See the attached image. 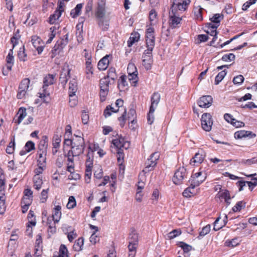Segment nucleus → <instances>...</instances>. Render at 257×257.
<instances>
[{"mask_svg": "<svg viewBox=\"0 0 257 257\" xmlns=\"http://www.w3.org/2000/svg\"><path fill=\"white\" fill-rule=\"evenodd\" d=\"M27 152H30L31 151L35 150V144L33 142L29 141L26 143L24 148Z\"/></svg>", "mask_w": 257, "mask_h": 257, "instance_id": "nucleus-51", "label": "nucleus"}, {"mask_svg": "<svg viewBox=\"0 0 257 257\" xmlns=\"http://www.w3.org/2000/svg\"><path fill=\"white\" fill-rule=\"evenodd\" d=\"M177 15H178V14L173 13L171 12H169V24L170 27L172 28H176L182 20Z\"/></svg>", "mask_w": 257, "mask_h": 257, "instance_id": "nucleus-13", "label": "nucleus"}, {"mask_svg": "<svg viewBox=\"0 0 257 257\" xmlns=\"http://www.w3.org/2000/svg\"><path fill=\"white\" fill-rule=\"evenodd\" d=\"M87 160L86 161V167H87V170L90 171L92 170L93 167V158L90 156V153H88L87 155Z\"/></svg>", "mask_w": 257, "mask_h": 257, "instance_id": "nucleus-47", "label": "nucleus"}, {"mask_svg": "<svg viewBox=\"0 0 257 257\" xmlns=\"http://www.w3.org/2000/svg\"><path fill=\"white\" fill-rule=\"evenodd\" d=\"M34 187L35 189L39 190L43 184L42 178L38 175H35L33 177Z\"/></svg>", "mask_w": 257, "mask_h": 257, "instance_id": "nucleus-25", "label": "nucleus"}, {"mask_svg": "<svg viewBox=\"0 0 257 257\" xmlns=\"http://www.w3.org/2000/svg\"><path fill=\"white\" fill-rule=\"evenodd\" d=\"M18 114L19 115L18 116V119L16 122L19 124L27 115L26 109L25 108H20Z\"/></svg>", "mask_w": 257, "mask_h": 257, "instance_id": "nucleus-34", "label": "nucleus"}, {"mask_svg": "<svg viewBox=\"0 0 257 257\" xmlns=\"http://www.w3.org/2000/svg\"><path fill=\"white\" fill-rule=\"evenodd\" d=\"M70 70L68 68H63L60 73L59 81L63 87H65L68 79L70 78Z\"/></svg>", "mask_w": 257, "mask_h": 257, "instance_id": "nucleus-12", "label": "nucleus"}, {"mask_svg": "<svg viewBox=\"0 0 257 257\" xmlns=\"http://www.w3.org/2000/svg\"><path fill=\"white\" fill-rule=\"evenodd\" d=\"M234 136L236 139H240L245 137L251 138L255 137V135L251 132L244 130H241L235 132Z\"/></svg>", "mask_w": 257, "mask_h": 257, "instance_id": "nucleus-14", "label": "nucleus"}, {"mask_svg": "<svg viewBox=\"0 0 257 257\" xmlns=\"http://www.w3.org/2000/svg\"><path fill=\"white\" fill-rule=\"evenodd\" d=\"M240 163L245 165H251L254 164H257V159L256 158H252L250 159H242L240 162Z\"/></svg>", "mask_w": 257, "mask_h": 257, "instance_id": "nucleus-49", "label": "nucleus"}, {"mask_svg": "<svg viewBox=\"0 0 257 257\" xmlns=\"http://www.w3.org/2000/svg\"><path fill=\"white\" fill-rule=\"evenodd\" d=\"M205 179L206 176L205 175L202 176L201 172H198L191 176L189 182L192 183L194 186L197 187L199 186V185L201 184Z\"/></svg>", "mask_w": 257, "mask_h": 257, "instance_id": "nucleus-8", "label": "nucleus"}, {"mask_svg": "<svg viewBox=\"0 0 257 257\" xmlns=\"http://www.w3.org/2000/svg\"><path fill=\"white\" fill-rule=\"evenodd\" d=\"M244 207H245V203L243 201H239L232 207V210L233 212H237L240 211Z\"/></svg>", "mask_w": 257, "mask_h": 257, "instance_id": "nucleus-55", "label": "nucleus"}, {"mask_svg": "<svg viewBox=\"0 0 257 257\" xmlns=\"http://www.w3.org/2000/svg\"><path fill=\"white\" fill-rule=\"evenodd\" d=\"M18 56L20 61L24 62L27 60V55L25 53L24 46L20 49Z\"/></svg>", "mask_w": 257, "mask_h": 257, "instance_id": "nucleus-37", "label": "nucleus"}, {"mask_svg": "<svg viewBox=\"0 0 257 257\" xmlns=\"http://www.w3.org/2000/svg\"><path fill=\"white\" fill-rule=\"evenodd\" d=\"M63 11V9H57L53 15H51L49 19V22L51 24L55 23V21L58 20L61 16L62 13Z\"/></svg>", "mask_w": 257, "mask_h": 257, "instance_id": "nucleus-22", "label": "nucleus"}, {"mask_svg": "<svg viewBox=\"0 0 257 257\" xmlns=\"http://www.w3.org/2000/svg\"><path fill=\"white\" fill-rule=\"evenodd\" d=\"M244 81V77L242 75H239L234 77L233 79V82L234 84H240Z\"/></svg>", "mask_w": 257, "mask_h": 257, "instance_id": "nucleus-63", "label": "nucleus"}, {"mask_svg": "<svg viewBox=\"0 0 257 257\" xmlns=\"http://www.w3.org/2000/svg\"><path fill=\"white\" fill-rule=\"evenodd\" d=\"M13 49H10L8 55L6 57V61L7 64H14V57L13 56Z\"/></svg>", "mask_w": 257, "mask_h": 257, "instance_id": "nucleus-59", "label": "nucleus"}, {"mask_svg": "<svg viewBox=\"0 0 257 257\" xmlns=\"http://www.w3.org/2000/svg\"><path fill=\"white\" fill-rule=\"evenodd\" d=\"M51 222L52 220L49 218H48L47 224L49 225L48 231V232H50L52 233H54L56 232V228L55 227V224H54V222L52 224H51Z\"/></svg>", "mask_w": 257, "mask_h": 257, "instance_id": "nucleus-61", "label": "nucleus"}, {"mask_svg": "<svg viewBox=\"0 0 257 257\" xmlns=\"http://www.w3.org/2000/svg\"><path fill=\"white\" fill-rule=\"evenodd\" d=\"M213 102V99L210 95H204L200 97L197 103L200 107L208 108Z\"/></svg>", "mask_w": 257, "mask_h": 257, "instance_id": "nucleus-10", "label": "nucleus"}, {"mask_svg": "<svg viewBox=\"0 0 257 257\" xmlns=\"http://www.w3.org/2000/svg\"><path fill=\"white\" fill-rule=\"evenodd\" d=\"M186 10V9L182 3H178L177 4H175V3L173 2L170 12L177 14L178 10L184 11Z\"/></svg>", "mask_w": 257, "mask_h": 257, "instance_id": "nucleus-24", "label": "nucleus"}, {"mask_svg": "<svg viewBox=\"0 0 257 257\" xmlns=\"http://www.w3.org/2000/svg\"><path fill=\"white\" fill-rule=\"evenodd\" d=\"M61 207L60 205L55 206L52 213V220L54 221V224L58 223L61 217Z\"/></svg>", "mask_w": 257, "mask_h": 257, "instance_id": "nucleus-17", "label": "nucleus"}, {"mask_svg": "<svg viewBox=\"0 0 257 257\" xmlns=\"http://www.w3.org/2000/svg\"><path fill=\"white\" fill-rule=\"evenodd\" d=\"M223 18V15L219 14H216L214 16L210 18V20L211 22L215 23L216 24H220V21Z\"/></svg>", "mask_w": 257, "mask_h": 257, "instance_id": "nucleus-43", "label": "nucleus"}, {"mask_svg": "<svg viewBox=\"0 0 257 257\" xmlns=\"http://www.w3.org/2000/svg\"><path fill=\"white\" fill-rule=\"evenodd\" d=\"M202 128L206 132L211 131L213 124V120L210 113L203 114L201 119Z\"/></svg>", "mask_w": 257, "mask_h": 257, "instance_id": "nucleus-4", "label": "nucleus"}, {"mask_svg": "<svg viewBox=\"0 0 257 257\" xmlns=\"http://www.w3.org/2000/svg\"><path fill=\"white\" fill-rule=\"evenodd\" d=\"M97 22L98 26L103 31H106L108 30L109 25V21L105 17L102 18L96 19Z\"/></svg>", "mask_w": 257, "mask_h": 257, "instance_id": "nucleus-18", "label": "nucleus"}, {"mask_svg": "<svg viewBox=\"0 0 257 257\" xmlns=\"http://www.w3.org/2000/svg\"><path fill=\"white\" fill-rule=\"evenodd\" d=\"M15 147V138H13L7 146L6 151L9 154H12L14 153Z\"/></svg>", "mask_w": 257, "mask_h": 257, "instance_id": "nucleus-39", "label": "nucleus"}, {"mask_svg": "<svg viewBox=\"0 0 257 257\" xmlns=\"http://www.w3.org/2000/svg\"><path fill=\"white\" fill-rule=\"evenodd\" d=\"M67 142H69L71 146H85L84 139L78 136H75L72 140H68Z\"/></svg>", "mask_w": 257, "mask_h": 257, "instance_id": "nucleus-20", "label": "nucleus"}, {"mask_svg": "<svg viewBox=\"0 0 257 257\" xmlns=\"http://www.w3.org/2000/svg\"><path fill=\"white\" fill-rule=\"evenodd\" d=\"M138 243L129 242L128 249L129 250L128 256L135 257L136 254V249Z\"/></svg>", "mask_w": 257, "mask_h": 257, "instance_id": "nucleus-29", "label": "nucleus"}, {"mask_svg": "<svg viewBox=\"0 0 257 257\" xmlns=\"http://www.w3.org/2000/svg\"><path fill=\"white\" fill-rule=\"evenodd\" d=\"M85 146H71V149L75 156H79L84 152Z\"/></svg>", "mask_w": 257, "mask_h": 257, "instance_id": "nucleus-35", "label": "nucleus"}, {"mask_svg": "<svg viewBox=\"0 0 257 257\" xmlns=\"http://www.w3.org/2000/svg\"><path fill=\"white\" fill-rule=\"evenodd\" d=\"M57 30V28L55 26H53L50 28L51 34L49 35V38L48 40L46 42L47 44H50L51 43L53 39L56 36Z\"/></svg>", "mask_w": 257, "mask_h": 257, "instance_id": "nucleus-46", "label": "nucleus"}, {"mask_svg": "<svg viewBox=\"0 0 257 257\" xmlns=\"http://www.w3.org/2000/svg\"><path fill=\"white\" fill-rule=\"evenodd\" d=\"M38 154L39 155V158L38 160V165H45L46 163V152L45 151L42 150V149H40L38 152Z\"/></svg>", "mask_w": 257, "mask_h": 257, "instance_id": "nucleus-30", "label": "nucleus"}, {"mask_svg": "<svg viewBox=\"0 0 257 257\" xmlns=\"http://www.w3.org/2000/svg\"><path fill=\"white\" fill-rule=\"evenodd\" d=\"M127 71L128 74L138 73V71L134 64L129 63L127 66Z\"/></svg>", "mask_w": 257, "mask_h": 257, "instance_id": "nucleus-58", "label": "nucleus"}, {"mask_svg": "<svg viewBox=\"0 0 257 257\" xmlns=\"http://www.w3.org/2000/svg\"><path fill=\"white\" fill-rule=\"evenodd\" d=\"M59 253V257H68V250L64 244L60 245Z\"/></svg>", "mask_w": 257, "mask_h": 257, "instance_id": "nucleus-42", "label": "nucleus"}, {"mask_svg": "<svg viewBox=\"0 0 257 257\" xmlns=\"http://www.w3.org/2000/svg\"><path fill=\"white\" fill-rule=\"evenodd\" d=\"M140 39V34L138 32H135L131 34L128 40L127 41L128 47H131L135 42H138Z\"/></svg>", "mask_w": 257, "mask_h": 257, "instance_id": "nucleus-26", "label": "nucleus"}, {"mask_svg": "<svg viewBox=\"0 0 257 257\" xmlns=\"http://www.w3.org/2000/svg\"><path fill=\"white\" fill-rule=\"evenodd\" d=\"M110 81L108 78H103L100 80L99 85L100 89L109 90Z\"/></svg>", "mask_w": 257, "mask_h": 257, "instance_id": "nucleus-31", "label": "nucleus"}, {"mask_svg": "<svg viewBox=\"0 0 257 257\" xmlns=\"http://www.w3.org/2000/svg\"><path fill=\"white\" fill-rule=\"evenodd\" d=\"M56 74H49L43 79V85L42 87L43 92L40 93V97L43 98L49 95V93L47 91V88L48 86L54 83L56 79Z\"/></svg>", "mask_w": 257, "mask_h": 257, "instance_id": "nucleus-1", "label": "nucleus"}, {"mask_svg": "<svg viewBox=\"0 0 257 257\" xmlns=\"http://www.w3.org/2000/svg\"><path fill=\"white\" fill-rule=\"evenodd\" d=\"M76 205V200L75 197L73 196H71L69 198L68 202L66 205L67 208L72 209Z\"/></svg>", "mask_w": 257, "mask_h": 257, "instance_id": "nucleus-52", "label": "nucleus"}, {"mask_svg": "<svg viewBox=\"0 0 257 257\" xmlns=\"http://www.w3.org/2000/svg\"><path fill=\"white\" fill-rule=\"evenodd\" d=\"M187 176L186 169L184 167L179 168L175 172L173 177V181L176 185H180L183 180Z\"/></svg>", "mask_w": 257, "mask_h": 257, "instance_id": "nucleus-3", "label": "nucleus"}, {"mask_svg": "<svg viewBox=\"0 0 257 257\" xmlns=\"http://www.w3.org/2000/svg\"><path fill=\"white\" fill-rule=\"evenodd\" d=\"M128 79L132 86H136L138 81V73L128 74Z\"/></svg>", "mask_w": 257, "mask_h": 257, "instance_id": "nucleus-38", "label": "nucleus"}, {"mask_svg": "<svg viewBox=\"0 0 257 257\" xmlns=\"http://www.w3.org/2000/svg\"><path fill=\"white\" fill-rule=\"evenodd\" d=\"M239 244V242L237 238L232 239L231 240H227L225 242V245L228 247H235Z\"/></svg>", "mask_w": 257, "mask_h": 257, "instance_id": "nucleus-57", "label": "nucleus"}, {"mask_svg": "<svg viewBox=\"0 0 257 257\" xmlns=\"http://www.w3.org/2000/svg\"><path fill=\"white\" fill-rule=\"evenodd\" d=\"M210 231V225L209 224L203 227L201 231L199 232V236H204L208 234Z\"/></svg>", "mask_w": 257, "mask_h": 257, "instance_id": "nucleus-64", "label": "nucleus"}, {"mask_svg": "<svg viewBox=\"0 0 257 257\" xmlns=\"http://www.w3.org/2000/svg\"><path fill=\"white\" fill-rule=\"evenodd\" d=\"M161 99L160 94L155 92L153 93L151 97V104L150 107V109L152 112H154L156 108H157Z\"/></svg>", "mask_w": 257, "mask_h": 257, "instance_id": "nucleus-11", "label": "nucleus"}, {"mask_svg": "<svg viewBox=\"0 0 257 257\" xmlns=\"http://www.w3.org/2000/svg\"><path fill=\"white\" fill-rule=\"evenodd\" d=\"M105 2L106 0H98L97 7L95 11L96 19L105 17L106 14Z\"/></svg>", "mask_w": 257, "mask_h": 257, "instance_id": "nucleus-6", "label": "nucleus"}, {"mask_svg": "<svg viewBox=\"0 0 257 257\" xmlns=\"http://www.w3.org/2000/svg\"><path fill=\"white\" fill-rule=\"evenodd\" d=\"M177 245L183 250L184 252H188L192 249V246L191 245L183 241L179 242Z\"/></svg>", "mask_w": 257, "mask_h": 257, "instance_id": "nucleus-41", "label": "nucleus"}, {"mask_svg": "<svg viewBox=\"0 0 257 257\" xmlns=\"http://www.w3.org/2000/svg\"><path fill=\"white\" fill-rule=\"evenodd\" d=\"M127 85V83L126 76L125 75L121 76L118 81V88L121 91L123 90Z\"/></svg>", "mask_w": 257, "mask_h": 257, "instance_id": "nucleus-32", "label": "nucleus"}, {"mask_svg": "<svg viewBox=\"0 0 257 257\" xmlns=\"http://www.w3.org/2000/svg\"><path fill=\"white\" fill-rule=\"evenodd\" d=\"M104 78H108V80L109 78L112 80H114L116 78V74L115 73V69L114 68H110L109 69L106 77Z\"/></svg>", "mask_w": 257, "mask_h": 257, "instance_id": "nucleus-45", "label": "nucleus"}, {"mask_svg": "<svg viewBox=\"0 0 257 257\" xmlns=\"http://www.w3.org/2000/svg\"><path fill=\"white\" fill-rule=\"evenodd\" d=\"M235 56L233 53L224 55L222 57V60L224 61H231L235 59Z\"/></svg>", "mask_w": 257, "mask_h": 257, "instance_id": "nucleus-62", "label": "nucleus"}, {"mask_svg": "<svg viewBox=\"0 0 257 257\" xmlns=\"http://www.w3.org/2000/svg\"><path fill=\"white\" fill-rule=\"evenodd\" d=\"M202 10L203 9L201 8H196L194 10V15L195 16V18L197 20L199 21H202L203 20V17H202Z\"/></svg>", "mask_w": 257, "mask_h": 257, "instance_id": "nucleus-54", "label": "nucleus"}, {"mask_svg": "<svg viewBox=\"0 0 257 257\" xmlns=\"http://www.w3.org/2000/svg\"><path fill=\"white\" fill-rule=\"evenodd\" d=\"M84 244V239L82 237L79 238L76 241L74 244V247L75 249H77L78 250H82V247Z\"/></svg>", "mask_w": 257, "mask_h": 257, "instance_id": "nucleus-50", "label": "nucleus"}, {"mask_svg": "<svg viewBox=\"0 0 257 257\" xmlns=\"http://www.w3.org/2000/svg\"><path fill=\"white\" fill-rule=\"evenodd\" d=\"M227 71L226 70H223L220 72L215 77V84L218 85L224 78L225 76L226 75Z\"/></svg>", "mask_w": 257, "mask_h": 257, "instance_id": "nucleus-36", "label": "nucleus"}, {"mask_svg": "<svg viewBox=\"0 0 257 257\" xmlns=\"http://www.w3.org/2000/svg\"><path fill=\"white\" fill-rule=\"evenodd\" d=\"M181 233V231L180 230L174 229L168 234V237L170 239H173L175 237L180 235Z\"/></svg>", "mask_w": 257, "mask_h": 257, "instance_id": "nucleus-56", "label": "nucleus"}, {"mask_svg": "<svg viewBox=\"0 0 257 257\" xmlns=\"http://www.w3.org/2000/svg\"><path fill=\"white\" fill-rule=\"evenodd\" d=\"M31 42L34 47L37 50L38 54H41L44 47V43L41 39L37 36H33L32 37Z\"/></svg>", "mask_w": 257, "mask_h": 257, "instance_id": "nucleus-9", "label": "nucleus"}, {"mask_svg": "<svg viewBox=\"0 0 257 257\" xmlns=\"http://www.w3.org/2000/svg\"><path fill=\"white\" fill-rule=\"evenodd\" d=\"M93 8V1L89 0L85 7V17L89 18L90 17V13L92 11Z\"/></svg>", "mask_w": 257, "mask_h": 257, "instance_id": "nucleus-33", "label": "nucleus"}, {"mask_svg": "<svg viewBox=\"0 0 257 257\" xmlns=\"http://www.w3.org/2000/svg\"><path fill=\"white\" fill-rule=\"evenodd\" d=\"M68 34H66L64 36V38H61L55 44L56 48H59L60 51L68 44Z\"/></svg>", "mask_w": 257, "mask_h": 257, "instance_id": "nucleus-16", "label": "nucleus"}, {"mask_svg": "<svg viewBox=\"0 0 257 257\" xmlns=\"http://www.w3.org/2000/svg\"><path fill=\"white\" fill-rule=\"evenodd\" d=\"M204 159V155L202 152H199L195 155L194 157L190 160V164L193 165H196L201 164Z\"/></svg>", "mask_w": 257, "mask_h": 257, "instance_id": "nucleus-15", "label": "nucleus"}, {"mask_svg": "<svg viewBox=\"0 0 257 257\" xmlns=\"http://www.w3.org/2000/svg\"><path fill=\"white\" fill-rule=\"evenodd\" d=\"M112 143L118 150L122 149V148L126 150L130 147V142L125 141L122 136H118L117 138L112 141Z\"/></svg>", "mask_w": 257, "mask_h": 257, "instance_id": "nucleus-7", "label": "nucleus"}, {"mask_svg": "<svg viewBox=\"0 0 257 257\" xmlns=\"http://www.w3.org/2000/svg\"><path fill=\"white\" fill-rule=\"evenodd\" d=\"M83 7V4H78L76 5V7L72 10L70 12V15L73 18H75L77 17L80 14V12L81 11V9Z\"/></svg>", "mask_w": 257, "mask_h": 257, "instance_id": "nucleus-27", "label": "nucleus"}, {"mask_svg": "<svg viewBox=\"0 0 257 257\" xmlns=\"http://www.w3.org/2000/svg\"><path fill=\"white\" fill-rule=\"evenodd\" d=\"M110 110L111 112H116L118 111V109L117 110H115L113 107H112L111 106L108 105L106 106V108L104 109L103 112V114L105 117H108L111 115V113L110 112Z\"/></svg>", "mask_w": 257, "mask_h": 257, "instance_id": "nucleus-48", "label": "nucleus"}, {"mask_svg": "<svg viewBox=\"0 0 257 257\" xmlns=\"http://www.w3.org/2000/svg\"><path fill=\"white\" fill-rule=\"evenodd\" d=\"M69 85V96L71 97L75 95V93L78 89L77 82L75 79H73L70 80Z\"/></svg>", "mask_w": 257, "mask_h": 257, "instance_id": "nucleus-21", "label": "nucleus"}, {"mask_svg": "<svg viewBox=\"0 0 257 257\" xmlns=\"http://www.w3.org/2000/svg\"><path fill=\"white\" fill-rule=\"evenodd\" d=\"M129 242L138 243V234L134 228H132L128 236Z\"/></svg>", "mask_w": 257, "mask_h": 257, "instance_id": "nucleus-28", "label": "nucleus"}, {"mask_svg": "<svg viewBox=\"0 0 257 257\" xmlns=\"http://www.w3.org/2000/svg\"><path fill=\"white\" fill-rule=\"evenodd\" d=\"M30 83V81L28 78L24 79L21 81L19 86L17 94L18 99H22L24 97L29 88Z\"/></svg>", "mask_w": 257, "mask_h": 257, "instance_id": "nucleus-5", "label": "nucleus"}, {"mask_svg": "<svg viewBox=\"0 0 257 257\" xmlns=\"http://www.w3.org/2000/svg\"><path fill=\"white\" fill-rule=\"evenodd\" d=\"M190 186L185 189L182 193L183 196L185 197H190L195 194L194 189L196 186H194L193 184L191 182H190Z\"/></svg>", "mask_w": 257, "mask_h": 257, "instance_id": "nucleus-23", "label": "nucleus"}, {"mask_svg": "<svg viewBox=\"0 0 257 257\" xmlns=\"http://www.w3.org/2000/svg\"><path fill=\"white\" fill-rule=\"evenodd\" d=\"M110 55H106L98 62L97 67L99 70H104L108 67L109 62L108 59Z\"/></svg>", "mask_w": 257, "mask_h": 257, "instance_id": "nucleus-19", "label": "nucleus"}, {"mask_svg": "<svg viewBox=\"0 0 257 257\" xmlns=\"http://www.w3.org/2000/svg\"><path fill=\"white\" fill-rule=\"evenodd\" d=\"M29 223L33 226H35L36 224V220L34 215V212L32 210H30L28 215Z\"/></svg>", "mask_w": 257, "mask_h": 257, "instance_id": "nucleus-44", "label": "nucleus"}, {"mask_svg": "<svg viewBox=\"0 0 257 257\" xmlns=\"http://www.w3.org/2000/svg\"><path fill=\"white\" fill-rule=\"evenodd\" d=\"M160 155L159 153L155 152L151 154L150 158L145 163V168L143 170V172L146 173L152 170L153 168L156 165L157 161L159 159Z\"/></svg>", "mask_w": 257, "mask_h": 257, "instance_id": "nucleus-2", "label": "nucleus"}, {"mask_svg": "<svg viewBox=\"0 0 257 257\" xmlns=\"http://www.w3.org/2000/svg\"><path fill=\"white\" fill-rule=\"evenodd\" d=\"M86 72L87 75H88L89 73L91 74H93L91 61H90L89 59L88 60L86 61Z\"/></svg>", "mask_w": 257, "mask_h": 257, "instance_id": "nucleus-60", "label": "nucleus"}, {"mask_svg": "<svg viewBox=\"0 0 257 257\" xmlns=\"http://www.w3.org/2000/svg\"><path fill=\"white\" fill-rule=\"evenodd\" d=\"M117 161L118 163H119L120 165V168H122V169H124V166L122 165V163L124 157V154L123 150L122 149L117 150Z\"/></svg>", "mask_w": 257, "mask_h": 257, "instance_id": "nucleus-40", "label": "nucleus"}, {"mask_svg": "<svg viewBox=\"0 0 257 257\" xmlns=\"http://www.w3.org/2000/svg\"><path fill=\"white\" fill-rule=\"evenodd\" d=\"M61 140L58 135H55L53 138V146L54 149H58L60 147Z\"/></svg>", "mask_w": 257, "mask_h": 257, "instance_id": "nucleus-53", "label": "nucleus"}]
</instances>
